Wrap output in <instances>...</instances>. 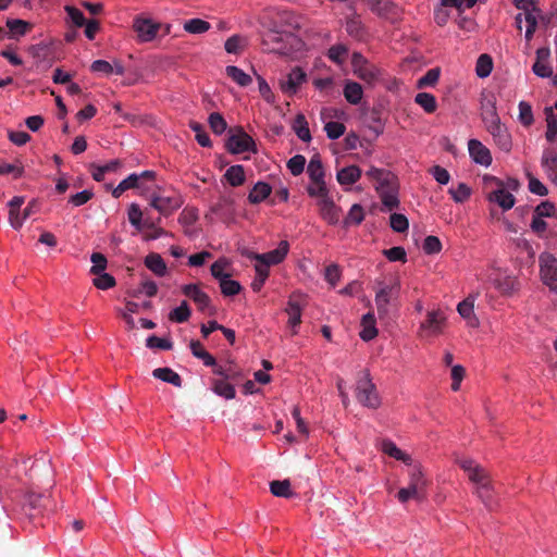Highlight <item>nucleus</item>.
<instances>
[{"mask_svg": "<svg viewBox=\"0 0 557 557\" xmlns=\"http://www.w3.org/2000/svg\"><path fill=\"white\" fill-rule=\"evenodd\" d=\"M367 175L376 182V190L380 195L383 206L387 210H393L398 207V187L396 176L385 170L371 168Z\"/></svg>", "mask_w": 557, "mask_h": 557, "instance_id": "f257e3e1", "label": "nucleus"}, {"mask_svg": "<svg viewBox=\"0 0 557 557\" xmlns=\"http://www.w3.org/2000/svg\"><path fill=\"white\" fill-rule=\"evenodd\" d=\"M483 181L486 187H493V189L486 194L487 201L496 203L503 211H508L515 206L516 198L507 190L502 180L496 176L484 175Z\"/></svg>", "mask_w": 557, "mask_h": 557, "instance_id": "f03ea898", "label": "nucleus"}, {"mask_svg": "<svg viewBox=\"0 0 557 557\" xmlns=\"http://www.w3.org/2000/svg\"><path fill=\"white\" fill-rule=\"evenodd\" d=\"M355 396L363 407L376 409L381 399L368 371H362L356 382Z\"/></svg>", "mask_w": 557, "mask_h": 557, "instance_id": "7ed1b4c3", "label": "nucleus"}, {"mask_svg": "<svg viewBox=\"0 0 557 557\" xmlns=\"http://www.w3.org/2000/svg\"><path fill=\"white\" fill-rule=\"evenodd\" d=\"M540 278L548 289L557 295V258L550 252L539 256Z\"/></svg>", "mask_w": 557, "mask_h": 557, "instance_id": "20e7f679", "label": "nucleus"}, {"mask_svg": "<svg viewBox=\"0 0 557 557\" xmlns=\"http://www.w3.org/2000/svg\"><path fill=\"white\" fill-rule=\"evenodd\" d=\"M48 503H50L48 497L36 493H28L22 505L23 515L30 522L37 524L36 520L42 518L48 510Z\"/></svg>", "mask_w": 557, "mask_h": 557, "instance_id": "39448f33", "label": "nucleus"}, {"mask_svg": "<svg viewBox=\"0 0 557 557\" xmlns=\"http://www.w3.org/2000/svg\"><path fill=\"white\" fill-rule=\"evenodd\" d=\"M226 148L231 153L238 154L246 151H255L256 144L253 139L243 131V128H231L228 131Z\"/></svg>", "mask_w": 557, "mask_h": 557, "instance_id": "423d86ee", "label": "nucleus"}, {"mask_svg": "<svg viewBox=\"0 0 557 557\" xmlns=\"http://www.w3.org/2000/svg\"><path fill=\"white\" fill-rule=\"evenodd\" d=\"M446 327V313L442 309L426 312V319L420 323V336H438Z\"/></svg>", "mask_w": 557, "mask_h": 557, "instance_id": "0eeeda50", "label": "nucleus"}, {"mask_svg": "<svg viewBox=\"0 0 557 557\" xmlns=\"http://www.w3.org/2000/svg\"><path fill=\"white\" fill-rule=\"evenodd\" d=\"M370 10L379 17L396 23L401 17V9L392 0H364Z\"/></svg>", "mask_w": 557, "mask_h": 557, "instance_id": "6e6552de", "label": "nucleus"}, {"mask_svg": "<svg viewBox=\"0 0 557 557\" xmlns=\"http://www.w3.org/2000/svg\"><path fill=\"white\" fill-rule=\"evenodd\" d=\"M484 125L498 149L506 153L510 152L512 149V137L506 125L502 123L500 119L488 122Z\"/></svg>", "mask_w": 557, "mask_h": 557, "instance_id": "1a4fd4ad", "label": "nucleus"}, {"mask_svg": "<svg viewBox=\"0 0 557 557\" xmlns=\"http://www.w3.org/2000/svg\"><path fill=\"white\" fill-rule=\"evenodd\" d=\"M459 466L467 473L468 479L476 487L485 486L492 483L488 472L474 460L465 459L459 462Z\"/></svg>", "mask_w": 557, "mask_h": 557, "instance_id": "9d476101", "label": "nucleus"}, {"mask_svg": "<svg viewBox=\"0 0 557 557\" xmlns=\"http://www.w3.org/2000/svg\"><path fill=\"white\" fill-rule=\"evenodd\" d=\"M182 293L190 298L198 307L201 312H206L209 315L215 314V309L211 305L210 297L202 292L196 284H187L182 287Z\"/></svg>", "mask_w": 557, "mask_h": 557, "instance_id": "9b49d317", "label": "nucleus"}, {"mask_svg": "<svg viewBox=\"0 0 557 557\" xmlns=\"http://www.w3.org/2000/svg\"><path fill=\"white\" fill-rule=\"evenodd\" d=\"M468 151L474 163L485 168H488L492 164L493 158L490 149L479 139H470L468 141Z\"/></svg>", "mask_w": 557, "mask_h": 557, "instance_id": "f8f14e48", "label": "nucleus"}, {"mask_svg": "<svg viewBox=\"0 0 557 557\" xmlns=\"http://www.w3.org/2000/svg\"><path fill=\"white\" fill-rule=\"evenodd\" d=\"M134 29L141 41H151L156 38L161 24L153 22L150 18H136L134 21Z\"/></svg>", "mask_w": 557, "mask_h": 557, "instance_id": "ddd939ff", "label": "nucleus"}, {"mask_svg": "<svg viewBox=\"0 0 557 557\" xmlns=\"http://www.w3.org/2000/svg\"><path fill=\"white\" fill-rule=\"evenodd\" d=\"M497 99L493 92L481 95V116L484 124L499 120L497 113Z\"/></svg>", "mask_w": 557, "mask_h": 557, "instance_id": "4468645a", "label": "nucleus"}, {"mask_svg": "<svg viewBox=\"0 0 557 557\" xmlns=\"http://www.w3.org/2000/svg\"><path fill=\"white\" fill-rule=\"evenodd\" d=\"M550 51L548 48H539L536 50V60L532 66L533 73L542 78L550 77L553 69L549 65Z\"/></svg>", "mask_w": 557, "mask_h": 557, "instance_id": "2eb2a0df", "label": "nucleus"}, {"mask_svg": "<svg viewBox=\"0 0 557 557\" xmlns=\"http://www.w3.org/2000/svg\"><path fill=\"white\" fill-rule=\"evenodd\" d=\"M318 206L320 215L326 223L335 225L339 222L342 210L331 198L320 199Z\"/></svg>", "mask_w": 557, "mask_h": 557, "instance_id": "dca6fc26", "label": "nucleus"}, {"mask_svg": "<svg viewBox=\"0 0 557 557\" xmlns=\"http://www.w3.org/2000/svg\"><path fill=\"white\" fill-rule=\"evenodd\" d=\"M306 78L307 75L300 67H294L286 76V79L281 81V89L285 94L294 95Z\"/></svg>", "mask_w": 557, "mask_h": 557, "instance_id": "f3484780", "label": "nucleus"}, {"mask_svg": "<svg viewBox=\"0 0 557 557\" xmlns=\"http://www.w3.org/2000/svg\"><path fill=\"white\" fill-rule=\"evenodd\" d=\"M181 203L180 198L172 196H153L150 200V206L164 215L178 209Z\"/></svg>", "mask_w": 557, "mask_h": 557, "instance_id": "a211bd4d", "label": "nucleus"}, {"mask_svg": "<svg viewBox=\"0 0 557 557\" xmlns=\"http://www.w3.org/2000/svg\"><path fill=\"white\" fill-rule=\"evenodd\" d=\"M473 493L482 502V504L488 511H495L499 508V500L495 495L493 483L485 486L476 487L473 491Z\"/></svg>", "mask_w": 557, "mask_h": 557, "instance_id": "6ab92c4d", "label": "nucleus"}, {"mask_svg": "<svg viewBox=\"0 0 557 557\" xmlns=\"http://www.w3.org/2000/svg\"><path fill=\"white\" fill-rule=\"evenodd\" d=\"M288 252V243L285 240H282L277 248L274 250H271L267 253H256L253 256V259H256L259 262H267L269 265L278 264L284 260Z\"/></svg>", "mask_w": 557, "mask_h": 557, "instance_id": "aec40b11", "label": "nucleus"}, {"mask_svg": "<svg viewBox=\"0 0 557 557\" xmlns=\"http://www.w3.org/2000/svg\"><path fill=\"white\" fill-rule=\"evenodd\" d=\"M493 284L500 295L506 297L513 296L519 290V282L515 276L496 278Z\"/></svg>", "mask_w": 557, "mask_h": 557, "instance_id": "412c9836", "label": "nucleus"}, {"mask_svg": "<svg viewBox=\"0 0 557 557\" xmlns=\"http://www.w3.org/2000/svg\"><path fill=\"white\" fill-rule=\"evenodd\" d=\"M392 296L393 287L391 286H384L376 293L375 304L380 317L388 315Z\"/></svg>", "mask_w": 557, "mask_h": 557, "instance_id": "4be33fe9", "label": "nucleus"}, {"mask_svg": "<svg viewBox=\"0 0 557 557\" xmlns=\"http://www.w3.org/2000/svg\"><path fill=\"white\" fill-rule=\"evenodd\" d=\"M24 203V197L15 196L9 202V222L11 226L18 230L23 225V219H21V207Z\"/></svg>", "mask_w": 557, "mask_h": 557, "instance_id": "5701e85b", "label": "nucleus"}, {"mask_svg": "<svg viewBox=\"0 0 557 557\" xmlns=\"http://www.w3.org/2000/svg\"><path fill=\"white\" fill-rule=\"evenodd\" d=\"M380 447L385 455L396 460H400L406 465H409L411 462V457L405 451H403L400 448H398L396 444L391 440H383L381 442Z\"/></svg>", "mask_w": 557, "mask_h": 557, "instance_id": "b1692460", "label": "nucleus"}, {"mask_svg": "<svg viewBox=\"0 0 557 557\" xmlns=\"http://www.w3.org/2000/svg\"><path fill=\"white\" fill-rule=\"evenodd\" d=\"M513 4L517 9L523 11V13H519L515 17L516 25L519 30L522 29L523 15H527L528 13H541V9L536 7L535 0H513Z\"/></svg>", "mask_w": 557, "mask_h": 557, "instance_id": "393cba45", "label": "nucleus"}, {"mask_svg": "<svg viewBox=\"0 0 557 557\" xmlns=\"http://www.w3.org/2000/svg\"><path fill=\"white\" fill-rule=\"evenodd\" d=\"M523 21L525 22V34L524 38L527 42H530L534 36V33L537 28L539 21L543 23H548V18H546L542 12L541 13H528L523 15Z\"/></svg>", "mask_w": 557, "mask_h": 557, "instance_id": "a878e982", "label": "nucleus"}, {"mask_svg": "<svg viewBox=\"0 0 557 557\" xmlns=\"http://www.w3.org/2000/svg\"><path fill=\"white\" fill-rule=\"evenodd\" d=\"M361 176V170L357 165H349L337 171L336 178L341 185L355 184Z\"/></svg>", "mask_w": 557, "mask_h": 557, "instance_id": "bb28decb", "label": "nucleus"}, {"mask_svg": "<svg viewBox=\"0 0 557 557\" xmlns=\"http://www.w3.org/2000/svg\"><path fill=\"white\" fill-rule=\"evenodd\" d=\"M307 173L310 177L311 183H325L324 182V169L322 161L319 156H313L307 166Z\"/></svg>", "mask_w": 557, "mask_h": 557, "instance_id": "cd10ccee", "label": "nucleus"}, {"mask_svg": "<svg viewBox=\"0 0 557 557\" xmlns=\"http://www.w3.org/2000/svg\"><path fill=\"white\" fill-rule=\"evenodd\" d=\"M152 375L153 377L170 383L175 387H182V377L171 368H157L152 371Z\"/></svg>", "mask_w": 557, "mask_h": 557, "instance_id": "c85d7f7f", "label": "nucleus"}, {"mask_svg": "<svg viewBox=\"0 0 557 557\" xmlns=\"http://www.w3.org/2000/svg\"><path fill=\"white\" fill-rule=\"evenodd\" d=\"M145 265L158 276H164L166 273V264L157 252H150L146 256Z\"/></svg>", "mask_w": 557, "mask_h": 557, "instance_id": "c756f323", "label": "nucleus"}, {"mask_svg": "<svg viewBox=\"0 0 557 557\" xmlns=\"http://www.w3.org/2000/svg\"><path fill=\"white\" fill-rule=\"evenodd\" d=\"M272 188L268 183L258 182L248 195V201L252 205L262 202L271 195Z\"/></svg>", "mask_w": 557, "mask_h": 557, "instance_id": "7c9ffc66", "label": "nucleus"}, {"mask_svg": "<svg viewBox=\"0 0 557 557\" xmlns=\"http://www.w3.org/2000/svg\"><path fill=\"white\" fill-rule=\"evenodd\" d=\"M362 331L360 332V337L368 342L373 339L377 335V329L375 326V318L374 314L369 312L362 317L361 320Z\"/></svg>", "mask_w": 557, "mask_h": 557, "instance_id": "2f4dec72", "label": "nucleus"}, {"mask_svg": "<svg viewBox=\"0 0 557 557\" xmlns=\"http://www.w3.org/2000/svg\"><path fill=\"white\" fill-rule=\"evenodd\" d=\"M224 177L226 178L231 186H242L246 181L244 166L240 164L230 166L226 170Z\"/></svg>", "mask_w": 557, "mask_h": 557, "instance_id": "473e14b6", "label": "nucleus"}, {"mask_svg": "<svg viewBox=\"0 0 557 557\" xmlns=\"http://www.w3.org/2000/svg\"><path fill=\"white\" fill-rule=\"evenodd\" d=\"M212 391L225 399H233L236 396L234 385L226 380H212Z\"/></svg>", "mask_w": 557, "mask_h": 557, "instance_id": "72a5a7b5", "label": "nucleus"}, {"mask_svg": "<svg viewBox=\"0 0 557 557\" xmlns=\"http://www.w3.org/2000/svg\"><path fill=\"white\" fill-rule=\"evenodd\" d=\"M547 141L554 143L557 139V115L553 112V108H545Z\"/></svg>", "mask_w": 557, "mask_h": 557, "instance_id": "f704fd0d", "label": "nucleus"}, {"mask_svg": "<svg viewBox=\"0 0 557 557\" xmlns=\"http://www.w3.org/2000/svg\"><path fill=\"white\" fill-rule=\"evenodd\" d=\"M348 52H349V49L346 45L336 44L327 50L326 55L332 62L341 65L346 62V60L348 58Z\"/></svg>", "mask_w": 557, "mask_h": 557, "instance_id": "c9c22d12", "label": "nucleus"}, {"mask_svg": "<svg viewBox=\"0 0 557 557\" xmlns=\"http://www.w3.org/2000/svg\"><path fill=\"white\" fill-rule=\"evenodd\" d=\"M364 220V210L363 208L355 203L351 206L350 210L348 211V214L343 220V226L349 227L351 225H359Z\"/></svg>", "mask_w": 557, "mask_h": 557, "instance_id": "e433bc0d", "label": "nucleus"}, {"mask_svg": "<svg viewBox=\"0 0 557 557\" xmlns=\"http://www.w3.org/2000/svg\"><path fill=\"white\" fill-rule=\"evenodd\" d=\"M475 299L476 295H469L458 304L457 311L463 319H472L474 322H476V317L474 314Z\"/></svg>", "mask_w": 557, "mask_h": 557, "instance_id": "4c0bfd02", "label": "nucleus"}, {"mask_svg": "<svg viewBox=\"0 0 557 557\" xmlns=\"http://www.w3.org/2000/svg\"><path fill=\"white\" fill-rule=\"evenodd\" d=\"M362 87L356 82H348L344 88L345 99L351 104H358L362 99Z\"/></svg>", "mask_w": 557, "mask_h": 557, "instance_id": "58836bf2", "label": "nucleus"}, {"mask_svg": "<svg viewBox=\"0 0 557 557\" xmlns=\"http://www.w3.org/2000/svg\"><path fill=\"white\" fill-rule=\"evenodd\" d=\"M226 75L232 78L240 87H246L251 84V77L246 74L242 69L235 65H228L225 69Z\"/></svg>", "mask_w": 557, "mask_h": 557, "instance_id": "ea45409f", "label": "nucleus"}, {"mask_svg": "<svg viewBox=\"0 0 557 557\" xmlns=\"http://www.w3.org/2000/svg\"><path fill=\"white\" fill-rule=\"evenodd\" d=\"M137 187H139V175L136 173H132L122 182H120V184L112 190V196L114 198H119L122 196L124 191Z\"/></svg>", "mask_w": 557, "mask_h": 557, "instance_id": "a19ab883", "label": "nucleus"}, {"mask_svg": "<svg viewBox=\"0 0 557 557\" xmlns=\"http://www.w3.org/2000/svg\"><path fill=\"white\" fill-rule=\"evenodd\" d=\"M286 313L288 314V325L293 329V334H296L295 327L301 323V308L290 299L287 304Z\"/></svg>", "mask_w": 557, "mask_h": 557, "instance_id": "79ce46f5", "label": "nucleus"}, {"mask_svg": "<svg viewBox=\"0 0 557 557\" xmlns=\"http://www.w3.org/2000/svg\"><path fill=\"white\" fill-rule=\"evenodd\" d=\"M448 193L455 202L462 203L470 198L472 189L468 184L459 183L456 187H450Z\"/></svg>", "mask_w": 557, "mask_h": 557, "instance_id": "37998d69", "label": "nucleus"}, {"mask_svg": "<svg viewBox=\"0 0 557 557\" xmlns=\"http://www.w3.org/2000/svg\"><path fill=\"white\" fill-rule=\"evenodd\" d=\"M492 70H493L492 57L486 53L481 54L478 58L476 64H475V73H476L478 77H480V78L487 77L492 73Z\"/></svg>", "mask_w": 557, "mask_h": 557, "instance_id": "c03bdc74", "label": "nucleus"}, {"mask_svg": "<svg viewBox=\"0 0 557 557\" xmlns=\"http://www.w3.org/2000/svg\"><path fill=\"white\" fill-rule=\"evenodd\" d=\"M270 491L276 497L289 498L294 495L293 491L290 490L289 480L272 481L270 483Z\"/></svg>", "mask_w": 557, "mask_h": 557, "instance_id": "a18cd8bd", "label": "nucleus"}, {"mask_svg": "<svg viewBox=\"0 0 557 557\" xmlns=\"http://www.w3.org/2000/svg\"><path fill=\"white\" fill-rule=\"evenodd\" d=\"M293 129L295 131L298 138H300L302 141H310L311 140V134L308 127V123L306 121L305 115L298 114L294 121Z\"/></svg>", "mask_w": 557, "mask_h": 557, "instance_id": "49530a36", "label": "nucleus"}, {"mask_svg": "<svg viewBox=\"0 0 557 557\" xmlns=\"http://www.w3.org/2000/svg\"><path fill=\"white\" fill-rule=\"evenodd\" d=\"M345 28L348 35L356 39H362L364 36V27L359 16L349 17Z\"/></svg>", "mask_w": 557, "mask_h": 557, "instance_id": "de8ad7c7", "label": "nucleus"}, {"mask_svg": "<svg viewBox=\"0 0 557 557\" xmlns=\"http://www.w3.org/2000/svg\"><path fill=\"white\" fill-rule=\"evenodd\" d=\"M184 30L189 34H203L210 29V23L201 18H190L184 23Z\"/></svg>", "mask_w": 557, "mask_h": 557, "instance_id": "09e8293b", "label": "nucleus"}, {"mask_svg": "<svg viewBox=\"0 0 557 557\" xmlns=\"http://www.w3.org/2000/svg\"><path fill=\"white\" fill-rule=\"evenodd\" d=\"M518 109V120L520 124L523 125L524 127H530L534 123V116L531 104L522 100L519 102Z\"/></svg>", "mask_w": 557, "mask_h": 557, "instance_id": "8fccbe9b", "label": "nucleus"}, {"mask_svg": "<svg viewBox=\"0 0 557 557\" xmlns=\"http://www.w3.org/2000/svg\"><path fill=\"white\" fill-rule=\"evenodd\" d=\"M247 46V39L240 35L231 36L224 45L227 53L238 54Z\"/></svg>", "mask_w": 557, "mask_h": 557, "instance_id": "3c124183", "label": "nucleus"}, {"mask_svg": "<svg viewBox=\"0 0 557 557\" xmlns=\"http://www.w3.org/2000/svg\"><path fill=\"white\" fill-rule=\"evenodd\" d=\"M7 27L12 36H24L32 28V24L18 18H9Z\"/></svg>", "mask_w": 557, "mask_h": 557, "instance_id": "603ef678", "label": "nucleus"}, {"mask_svg": "<svg viewBox=\"0 0 557 557\" xmlns=\"http://www.w3.org/2000/svg\"><path fill=\"white\" fill-rule=\"evenodd\" d=\"M359 78L367 83H373L377 79L380 75L379 69H376L373 64L367 63L355 71Z\"/></svg>", "mask_w": 557, "mask_h": 557, "instance_id": "864d4df0", "label": "nucleus"}, {"mask_svg": "<svg viewBox=\"0 0 557 557\" xmlns=\"http://www.w3.org/2000/svg\"><path fill=\"white\" fill-rule=\"evenodd\" d=\"M190 313L188 304L184 300L178 307L170 312L169 319L176 323H184L189 319Z\"/></svg>", "mask_w": 557, "mask_h": 557, "instance_id": "5fc2aeb1", "label": "nucleus"}, {"mask_svg": "<svg viewBox=\"0 0 557 557\" xmlns=\"http://www.w3.org/2000/svg\"><path fill=\"white\" fill-rule=\"evenodd\" d=\"M422 249L426 255H438L443 249V245L437 236L429 235L423 239Z\"/></svg>", "mask_w": 557, "mask_h": 557, "instance_id": "6e6d98bb", "label": "nucleus"}, {"mask_svg": "<svg viewBox=\"0 0 557 557\" xmlns=\"http://www.w3.org/2000/svg\"><path fill=\"white\" fill-rule=\"evenodd\" d=\"M208 123L211 131L216 135L223 134L227 128L225 119L218 112H213L209 115Z\"/></svg>", "mask_w": 557, "mask_h": 557, "instance_id": "4d7b16f0", "label": "nucleus"}, {"mask_svg": "<svg viewBox=\"0 0 557 557\" xmlns=\"http://www.w3.org/2000/svg\"><path fill=\"white\" fill-rule=\"evenodd\" d=\"M436 98L430 92L420 91V108L428 114H432L437 110Z\"/></svg>", "mask_w": 557, "mask_h": 557, "instance_id": "13d9d810", "label": "nucleus"}, {"mask_svg": "<svg viewBox=\"0 0 557 557\" xmlns=\"http://www.w3.org/2000/svg\"><path fill=\"white\" fill-rule=\"evenodd\" d=\"M220 288L224 296H235L242 290L239 282L231 280L230 276L220 282Z\"/></svg>", "mask_w": 557, "mask_h": 557, "instance_id": "bf43d9fd", "label": "nucleus"}, {"mask_svg": "<svg viewBox=\"0 0 557 557\" xmlns=\"http://www.w3.org/2000/svg\"><path fill=\"white\" fill-rule=\"evenodd\" d=\"M441 76V69L438 66L429 70L422 77H420V88L433 87L438 83Z\"/></svg>", "mask_w": 557, "mask_h": 557, "instance_id": "052dcab7", "label": "nucleus"}, {"mask_svg": "<svg viewBox=\"0 0 557 557\" xmlns=\"http://www.w3.org/2000/svg\"><path fill=\"white\" fill-rule=\"evenodd\" d=\"M389 225L393 231L404 233L408 230V219L401 213H392L389 216Z\"/></svg>", "mask_w": 557, "mask_h": 557, "instance_id": "680f3d73", "label": "nucleus"}, {"mask_svg": "<svg viewBox=\"0 0 557 557\" xmlns=\"http://www.w3.org/2000/svg\"><path fill=\"white\" fill-rule=\"evenodd\" d=\"M306 165V158L301 154H296L287 161V169L295 176L304 172Z\"/></svg>", "mask_w": 557, "mask_h": 557, "instance_id": "e2e57ef3", "label": "nucleus"}, {"mask_svg": "<svg viewBox=\"0 0 557 557\" xmlns=\"http://www.w3.org/2000/svg\"><path fill=\"white\" fill-rule=\"evenodd\" d=\"M146 346L150 349L159 348L163 350H170L173 347V343L170 339L151 335L146 339Z\"/></svg>", "mask_w": 557, "mask_h": 557, "instance_id": "0e129e2a", "label": "nucleus"}, {"mask_svg": "<svg viewBox=\"0 0 557 557\" xmlns=\"http://www.w3.org/2000/svg\"><path fill=\"white\" fill-rule=\"evenodd\" d=\"M345 125L341 122H327L324 126V131L330 139H337L345 133Z\"/></svg>", "mask_w": 557, "mask_h": 557, "instance_id": "69168bd1", "label": "nucleus"}, {"mask_svg": "<svg viewBox=\"0 0 557 557\" xmlns=\"http://www.w3.org/2000/svg\"><path fill=\"white\" fill-rule=\"evenodd\" d=\"M90 260L92 262V267L90 269L92 274H100L106 270L108 261L103 253L94 252L90 257Z\"/></svg>", "mask_w": 557, "mask_h": 557, "instance_id": "338daca9", "label": "nucleus"}, {"mask_svg": "<svg viewBox=\"0 0 557 557\" xmlns=\"http://www.w3.org/2000/svg\"><path fill=\"white\" fill-rule=\"evenodd\" d=\"M543 165L547 169L548 176L557 183V153L544 157Z\"/></svg>", "mask_w": 557, "mask_h": 557, "instance_id": "774afa93", "label": "nucleus"}]
</instances>
